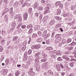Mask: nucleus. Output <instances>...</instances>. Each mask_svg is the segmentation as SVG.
<instances>
[{
  "mask_svg": "<svg viewBox=\"0 0 76 76\" xmlns=\"http://www.w3.org/2000/svg\"><path fill=\"white\" fill-rule=\"evenodd\" d=\"M49 17L47 15L45 16L44 18V22H47V20L48 19Z\"/></svg>",
  "mask_w": 76,
  "mask_h": 76,
  "instance_id": "4",
  "label": "nucleus"
},
{
  "mask_svg": "<svg viewBox=\"0 0 76 76\" xmlns=\"http://www.w3.org/2000/svg\"><path fill=\"white\" fill-rule=\"evenodd\" d=\"M7 72H8V70L7 69H3V74L4 75H6L7 73Z\"/></svg>",
  "mask_w": 76,
  "mask_h": 76,
  "instance_id": "5",
  "label": "nucleus"
},
{
  "mask_svg": "<svg viewBox=\"0 0 76 76\" xmlns=\"http://www.w3.org/2000/svg\"><path fill=\"white\" fill-rule=\"evenodd\" d=\"M47 31H44L42 34V36L45 37L46 35H47Z\"/></svg>",
  "mask_w": 76,
  "mask_h": 76,
  "instance_id": "12",
  "label": "nucleus"
},
{
  "mask_svg": "<svg viewBox=\"0 0 76 76\" xmlns=\"http://www.w3.org/2000/svg\"><path fill=\"white\" fill-rule=\"evenodd\" d=\"M4 40L3 39V40H1V45H3V44L4 43Z\"/></svg>",
  "mask_w": 76,
  "mask_h": 76,
  "instance_id": "46",
  "label": "nucleus"
},
{
  "mask_svg": "<svg viewBox=\"0 0 76 76\" xmlns=\"http://www.w3.org/2000/svg\"><path fill=\"white\" fill-rule=\"evenodd\" d=\"M3 1L5 3V4H7L8 3L7 0H4Z\"/></svg>",
  "mask_w": 76,
  "mask_h": 76,
  "instance_id": "51",
  "label": "nucleus"
},
{
  "mask_svg": "<svg viewBox=\"0 0 76 76\" xmlns=\"http://www.w3.org/2000/svg\"><path fill=\"white\" fill-rule=\"evenodd\" d=\"M28 12L29 13H31L32 12V9L30 8L28 10Z\"/></svg>",
  "mask_w": 76,
  "mask_h": 76,
  "instance_id": "48",
  "label": "nucleus"
},
{
  "mask_svg": "<svg viewBox=\"0 0 76 76\" xmlns=\"http://www.w3.org/2000/svg\"><path fill=\"white\" fill-rule=\"evenodd\" d=\"M31 49L32 50H34V49H35V45H33V46H32L31 47Z\"/></svg>",
  "mask_w": 76,
  "mask_h": 76,
  "instance_id": "47",
  "label": "nucleus"
},
{
  "mask_svg": "<svg viewBox=\"0 0 76 76\" xmlns=\"http://www.w3.org/2000/svg\"><path fill=\"white\" fill-rule=\"evenodd\" d=\"M26 28V26L25 25H23L21 26V28L22 29H25Z\"/></svg>",
  "mask_w": 76,
  "mask_h": 76,
  "instance_id": "50",
  "label": "nucleus"
},
{
  "mask_svg": "<svg viewBox=\"0 0 76 76\" xmlns=\"http://www.w3.org/2000/svg\"><path fill=\"white\" fill-rule=\"evenodd\" d=\"M67 57H68V56L67 55H64L62 57V58H64V59H66Z\"/></svg>",
  "mask_w": 76,
  "mask_h": 76,
  "instance_id": "36",
  "label": "nucleus"
},
{
  "mask_svg": "<svg viewBox=\"0 0 76 76\" xmlns=\"http://www.w3.org/2000/svg\"><path fill=\"white\" fill-rule=\"evenodd\" d=\"M50 40L49 39H48V40H46V44H50Z\"/></svg>",
  "mask_w": 76,
  "mask_h": 76,
  "instance_id": "44",
  "label": "nucleus"
},
{
  "mask_svg": "<svg viewBox=\"0 0 76 76\" xmlns=\"http://www.w3.org/2000/svg\"><path fill=\"white\" fill-rule=\"evenodd\" d=\"M20 2L22 4H23V0H20Z\"/></svg>",
  "mask_w": 76,
  "mask_h": 76,
  "instance_id": "64",
  "label": "nucleus"
},
{
  "mask_svg": "<svg viewBox=\"0 0 76 76\" xmlns=\"http://www.w3.org/2000/svg\"><path fill=\"white\" fill-rule=\"evenodd\" d=\"M19 75V72L17 71L15 73V75L16 76H18Z\"/></svg>",
  "mask_w": 76,
  "mask_h": 76,
  "instance_id": "43",
  "label": "nucleus"
},
{
  "mask_svg": "<svg viewBox=\"0 0 76 76\" xmlns=\"http://www.w3.org/2000/svg\"><path fill=\"white\" fill-rule=\"evenodd\" d=\"M72 45H76V42H73L71 43Z\"/></svg>",
  "mask_w": 76,
  "mask_h": 76,
  "instance_id": "52",
  "label": "nucleus"
},
{
  "mask_svg": "<svg viewBox=\"0 0 76 76\" xmlns=\"http://www.w3.org/2000/svg\"><path fill=\"white\" fill-rule=\"evenodd\" d=\"M53 49V48L51 46L48 47L46 48V50H52Z\"/></svg>",
  "mask_w": 76,
  "mask_h": 76,
  "instance_id": "7",
  "label": "nucleus"
},
{
  "mask_svg": "<svg viewBox=\"0 0 76 76\" xmlns=\"http://www.w3.org/2000/svg\"><path fill=\"white\" fill-rule=\"evenodd\" d=\"M9 8H5L4 11V14H5V13H7V12H9Z\"/></svg>",
  "mask_w": 76,
  "mask_h": 76,
  "instance_id": "13",
  "label": "nucleus"
},
{
  "mask_svg": "<svg viewBox=\"0 0 76 76\" xmlns=\"http://www.w3.org/2000/svg\"><path fill=\"white\" fill-rule=\"evenodd\" d=\"M23 59L24 60H27L28 59V56L26 55H24V58Z\"/></svg>",
  "mask_w": 76,
  "mask_h": 76,
  "instance_id": "23",
  "label": "nucleus"
},
{
  "mask_svg": "<svg viewBox=\"0 0 76 76\" xmlns=\"http://www.w3.org/2000/svg\"><path fill=\"white\" fill-rule=\"evenodd\" d=\"M35 16L36 17H38V13H36Z\"/></svg>",
  "mask_w": 76,
  "mask_h": 76,
  "instance_id": "56",
  "label": "nucleus"
},
{
  "mask_svg": "<svg viewBox=\"0 0 76 76\" xmlns=\"http://www.w3.org/2000/svg\"><path fill=\"white\" fill-rule=\"evenodd\" d=\"M56 68L58 72H60V71H61V69H60V65H59V64H58L56 65Z\"/></svg>",
  "mask_w": 76,
  "mask_h": 76,
  "instance_id": "3",
  "label": "nucleus"
},
{
  "mask_svg": "<svg viewBox=\"0 0 76 76\" xmlns=\"http://www.w3.org/2000/svg\"><path fill=\"white\" fill-rule=\"evenodd\" d=\"M57 60L58 61H61L62 60V59H61V57H59L57 58Z\"/></svg>",
  "mask_w": 76,
  "mask_h": 76,
  "instance_id": "45",
  "label": "nucleus"
},
{
  "mask_svg": "<svg viewBox=\"0 0 76 76\" xmlns=\"http://www.w3.org/2000/svg\"><path fill=\"white\" fill-rule=\"evenodd\" d=\"M38 37V35L37 34H34L32 36V38H37Z\"/></svg>",
  "mask_w": 76,
  "mask_h": 76,
  "instance_id": "24",
  "label": "nucleus"
},
{
  "mask_svg": "<svg viewBox=\"0 0 76 76\" xmlns=\"http://www.w3.org/2000/svg\"><path fill=\"white\" fill-rule=\"evenodd\" d=\"M59 7L61 9H62V8L63 7V4H60L59 5Z\"/></svg>",
  "mask_w": 76,
  "mask_h": 76,
  "instance_id": "40",
  "label": "nucleus"
},
{
  "mask_svg": "<svg viewBox=\"0 0 76 76\" xmlns=\"http://www.w3.org/2000/svg\"><path fill=\"white\" fill-rule=\"evenodd\" d=\"M41 47V46H40V45H35V50H38V49H39V48Z\"/></svg>",
  "mask_w": 76,
  "mask_h": 76,
  "instance_id": "11",
  "label": "nucleus"
},
{
  "mask_svg": "<svg viewBox=\"0 0 76 76\" xmlns=\"http://www.w3.org/2000/svg\"><path fill=\"white\" fill-rule=\"evenodd\" d=\"M1 58L2 59V60H3L4 59V56H1Z\"/></svg>",
  "mask_w": 76,
  "mask_h": 76,
  "instance_id": "62",
  "label": "nucleus"
},
{
  "mask_svg": "<svg viewBox=\"0 0 76 76\" xmlns=\"http://www.w3.org/2000/svg\"><path fill=\"white\" fill-rule=\"evenodd\" d=\"M71 61H76V59H71Z\"/></svg>",
  "mask_w": 76,
  "mask_h": 76,
  "instance_id": "57",
  "label": "nucleus"
},
{
  "mask_svg": "<svg viewBox=\"0 0 76 76\" xmlns=\"http://www.w3.org/2000/svg\"><path fill=\"white\" fill-rule=\"evenodd\" d=\"M33 31V29H32V28L30 29L28 32V34H31L32 32Z\"/></svg>",
  "mask_w": 76,
  "mask_h": 76,
  "instance_id": "14",
  "label": "nucleus"
},
{
  "mask_svg": "<svg viewBox=\"0 0 76 76\" xmlns=\"http://www.w3.org/2000/svg\"><path fill=\"white\" fill-rule=\"evenodd\" d=\"M37 34L39 36H41L42 35V32H41V31H39L38 32Z\"/></svg>",
  "mask_w": 76,
  "mask_h": 76,
  "instance_id": "29",
  "label": "nucleus"
},
{
  "mask_svg": "<svg viewBox=\"0 0 76 76\" xmlns=\"http://www.w3.org/2000/svg\"><path fill=\"white\" fill-rule=\"evenodd\" d=\"M38 42H41L42 41V39L41 38H39L37 39Z\"/></svg>",
  "mask_w": 76,
  "mask_h": 76,
  "instance_id": "8",
  "label": "nucleus"
},
{
  "mask_svg": "<svg viewBox=\"0 0 76 76\" xmlns=\"http://www.w3.org/2000/svg\"><path fill=\"white\" fill-rule=\"evenodd\" d=\"M60 66L61 69H64V66H63V65L62 64H60Z\"/></svg>",
  "mask_w": 76,
  "mask_h": 76,
  "instance_id": "42",
  "label": "nucleus"
},
{
  "mask_svg": "<svg viewBox=\"0 0 76 76\" xmlns=\"http://www.w3.org/2000/svg\"><path fill=\"white\" fill-rule=\"evenodd\" d=\"M34 8L35 9L37 8L38 6H39V4L37 2H36L35 4L34 5Z\"/></svg>",
  "mask_w": 76,
  "mask_h": 76,
  "instance_id": "15",
  "label": "nucleus"
},
{
  "mask_svg": "<svg viewBox=\"0 0 76 76\" xmlns=\"http://www.w3.org/2000/svg\"><path fill=\"white\" fill-rule=\"evenodd\" d=\"M65 74V73L64 72H62L61 73V76H63Z\"/></svg>",
  "mask_w": 76,
  "mask_h": 76,
  "instance_id": "55",
  "label": "nucleus"
},
{
  "mask_svg": "<svg viewBox=\"0 0 76 76\" xmlns=\"http://www.w3.org/2000/svg\"><path fill=\"white\" fill-rule=\"evenodd\" d=\"M15 5H16V6H18V2H15Z\"/></svg>",
  "mask_w": 76,
  "mask_h": 76,
  "instance_id": "58",
  "label": "nucleus"
},
{
  "mask_svg": "<svg viewBox=\"0 0 76 76\" xmlns=\"http://www.w3.org/2000/svg\"><path fill=\"white\" fill-rule=\"evenodd\" d=\"M4 50V48L2 46H0V52H3V51Z\"/></svg>",
  "mask_w": 76,
  "mask_h": 76,
  "instance_id": "18",
  "label": "nucleus"
},
{
  "mask_svg": "<svg viewBox=\"0 0 76 76\" xmlns=\"http://www.w3.org/2000/svg\"><path fill=\"white\" fill-rule=\"evenodd\" d=\"M26 47L25 46H24L22 48V50L23 51H25V50H26Z\"/></svg>",
  "mask_w": 76,
  "mask_h": 76,
  "instance_id": "41",
  "label": "nucleus"
},
{
  "mask_svg": "<svg viewBox=\"0 0 76 76\" xmlns=\"http://www.w3.org/2000/svg\"><path fill=\"white\" fill-rule=\"evenodd\" d=\"M27 42L26 41H25L23 43V46H25L26 45V43Z\"/></svg>",
  "mask_w": 76,
  "mask_h": 76,
  "instance_id": "37",
  "label": "nucleus"
},
{
  "mask_svg": "<svg viewBox=\"0 0 76 76\" xmlns=\"http://www.w3.org/2000/svg\"><path fill=\"white\" fill-rule=\"evenodd\" d=\"M69 65L71 66V67H73L74 66L73 64L72 63H70L69 64Z\"/></svg>",
  "mask_w": 76,
  "mask_h": 76,
  "instance_id": "53",
  "label": "nucleus"
},
{
  "mask_svg": "<svg viewBox=\"0 0 76 76\" xmlns=\"http://www.w3.org/2000/svg\"><path fill=\"white\" fill-rule=\"evenodd\" d=\"M67 61H69L70 60V58H68V57L66 59H65Z\"/></svg>",
  "mask_w": 76,
  "mask_h": 76,
  "instance_id": "59",
  "label": "nucleus"
},
{
  "mask_svg": "<svg viewBox=\"0 0 76 76\" xmlns=\"http://www.w3.org/2000/svg\"><path fill=\"white\" fill-rule=\"evenodd\" d=\"M13 8L12 7L11 8L10 10V13H12L13 12Z\"/></svg>",
  "mask_w": 76,
  "mask_h": 76,
  "instance_id": "38",
  "label": "nucleus"
},
{
  "mask_svg": "<svg viewBox=\"0 0 76 76\" xmlns=\"http://www.w3.org/2000/svg\"><path fill=\"white\" fill-rule=\"evenodd\" d=\"M61 37H59L58 38L57 41L58 42H60L61 41Z\"/></svg>",
  "mask_w": 76,
  "mask_h": 76,
  "instance_id": "32",
  "label": "nucleus"
},
{
  "mask_svg": "<svg viewBox=\"0 0 76 76\" xmlns=\"http://www.w3.org/2000/svg\"><path fill=\"white\" fill-rule=\"evenodd\" d=\"M61 26V24L59 23V24H58L57 25H56V28H59Z\"/></svg>",
  "mask_w": 76,
  "mask_h": 76,
  "instance_id": "25",
  "label": "nucleus"
},
{
  "mask_svg": "<svg viewBox=\"0 0 76 76\" xmlns=\"http://www.w3.org/2000/svg\"><path fill=\"white\" fill-rule=\"evenodd\" d=\"M19 22H22V18H19Z\"/></svg>",
  "mask_w": 76,
  "mask_h": 76,
  "instance_id": "61",
  "label": "nucleus"
},
{
  "mask_svg": "<svg viewBox=\"0 0 76 76\" xmlns=\"http://www.w3.org/2000/svg\"><path fill=\"white\" fill-rule=\"evenodd\" d=\"M12 26H15V25H16V23L14 22V23H13L12 24Z\"/></svg>",
  "mask_w": 76,
  "mask_h": 76,
  "instance_id": "60",
  "label": "nucleus"
},
{
  "mask_svg": "<svg viewBox=\"0 0 76 76\" xmlns=\"http://www.w3.org/2000/svg\"><path fill=\"white\" fill-rule=\"evenodd\" d=\"M18 39V37H14L13 38V41H16Z\"/></svg>",
  "mask_w": 76,
  "mask_h": 76,
  "instance_id": "33",
  "label": "nucleus"
},
{
  "mask_svg": "<svg viewBox=\"0 0 76 76\" xmlns=\"http://www.w3.org/2000/svg\"><path fill=\"white\" fill-rule=\"evenodd\" d=\"M61 3L60 1H57V2L56 4H55V5L56 6H58Z\"/></svg>",
  "mask_w": 76,
  "mask_h": 76,
  "instance_id": "27",
  "label": "nucleus"
},
{
  "mask_svg": "<svg viewBox=\"0 0 76 76\" xmlns=\"http://www.w3.org/2000/svg\"><path fill=\"white\" fill-rule=\"evenodd\" d=\"M39 57H40L39 56H37L36 57V58H35V61H36V62H37V61L39 60Z\"/></svg>",
  "mask_w": 76,
  "mask_h": 76,
  "instance_id": "30",
  "label": "nucleus"
},
{
  "mask_svg": "<svg viewBox=\"0 0 76 76\" xmlns=\"http://www.w3.org/2000/svg\"><path fill=\"white\" fill-rule=\"evenodd\" d=\"M28 2H27V1H26L23 4V5L24 6H26V4H28Z\"/></svg>",
  "mask_w": 76,
  "mask_h": 76,
  "instance_id": "49",
  "label": "nucleus"
},
{
  "mask_svg": "<svg viewBox=\"0 0 76 76\" xmlns=\"http://www.w3.org/2000/svg\"><path fill=\"white\" fill-rule=\"evenodd\" d=\"M47 60V59L46 58H45V59H41V62H45V61H46Z\"/></svg>",
  "mask_w": 76,
  "mask_h": 76,
  "instance_id": "28",
  "label": "nucleus"
},
{
  "mask_svg": "<svg viewBox=\"0 0 76 76\" xmlns=\"http://www.w3.org/2000/svg\"><path fill=\"white\" fill-rule=\"evenodd\" d=\"M44 9L45 10V11L44 12V15H46L47 13H48L50 12V8L49 7H46Z\"/></svg>",
  "mask_w": 76,
  "mask_h": 76,
  "instance_id": "1",
  "label": "nucleus"
},
{
  "mask_svg": "<svg viewBox=\"0 0 76 76\" xmlns=\"http://www.w3.org/2000/svg\"><path fill=\"white\" fill-rule=\"evenodd\" d=\"M56 55H51V57L52 58H56Z\"/></svg>",
  "mask_w": 76,
  "mask_h": 76,
  "instance_id": "39",
  "label": "nucleus"
},
{
  "mask_svg": "<svg viewBox=\"0 0 76 76\" xmlns=\"http://www.w3.org/2000/svg\"><path fill=\"white\" fill-rule=\"evenodd\" d=\"M62 42L63 44H64L66 43V41L65 39H63L62 40Z\"/></svg>",
  "mask_w": 76,
  "mask_h": 76,
  "instance_id": "34",
  "label": "nucleus"
},
{
  "mask_svg": "<svg viewBox=\"0 0 76 76\" xmlns=\"http://www.w3.org/2000/svg\"><path fill=\"white\" fill-rule=\"evenodd\" d=\"M41 54V53L40 52H38L37 53H36L35 54V57H38Z\"/></svg>",
  "mask_w": 76,
  "mask_h": 76,
  "instance_id": "21",
  "label": "nucleus"
},
{
  "mask_svg": "<svg viewBox=\"0 0 76 76\" xmlns=\"http://www.w3.org/2000/svg\"><path fill=\"white\" fill-rule=\"evenodd\" d=\"M48 73H50V74L52 76V75H53V73L52 72V71H51V70H49L48 71Z\"/></svg>",
  "mask_w": 76,
  "mask_h": 76,
  "instance_id": "17",
  "label": "nucleus"
},
{
  "mask_svg": "<svg viewBox=\"0 0 76 76\" xmlns=\"http://www.w3.org/2000/svg\"><path fill=\"white\" fill-rule=\"evenodd\" d=\"M61 13V10L60 9H58L57 10V15H60Z\"/></svg>",
  "mask_w": 76,
  "mask_h": 76,
  "instance_id": "20",
  "label": "nucleus"
},
{
  "mask_svg": "<svg viewBox=\"0 0 76 76\" xmlns=\"http://www.w3.org/2000/svg\"><path fill=\"white\" fill-rule=\"evenodd\" d=\"M55 19L57 20H61V18L59 17L58 16H56L55 17Z\"/></svg>",
  "mask_w": 76,
  "mask_h": 76,
  "instance_id": "9",
  "label": "nucleus"
},
{
  "mask_svg": "<svg viewBox=\"0 0 76 76\" xmlns=\"http://www.w3.org/2000/svg\"><path fill=\"white\" fill-rule=\"evenodd\" d=\"M55 23V21L54 20L51 21L49 23V25H54V23Z\"/></svg>",
  "mask_w": 76,
  "mask_h": 76,
  "instance_id": "16",
  "label": "nucleus"
},
{
  "mask_svg": "<svg viewBox=\"0 0 76 76\" xmlns=\"http://www.w3.org/2000/svg\"><path fill=\"white\" fill-rule=\"evenodd\" d=\"M39 10H43V8L42 7H39Z\"/></svg>",
  "mask_w": 76,
  "mask_h": 76,
  "instance_id": "54",
  "label": "nucleus"
},
{
  "mask_svg": "<svg viewBox=\"0 0 76 76\" xmlns=\"http://www.w3.org/2000/svg\"><path fill=\"white\" fill-rule=\"evenodd\" d=\"M21 16L20 15L18 14L16 15L14 18V19H18L20 18Z\"/></svg>",
  "mask_w": 76,
  "mask_h": 76,
  "instance_id": "10",
  "label": "nucleus"
},
{
  "mask_svg": "<svg viewBox=\"0 0 76 76\" xmlns=\"http://www.w3.org/2000/svg\"><path fill=\"white\" fill-rule=\"evenodd\" d=\"M31 53H32V50L31 49L29 50L28 52V54H29V55H30L31 54Z\"/></svg>",
  "mask_w": 76,
  "mask_h": 76,
  "instance_id": "35",
  "label": "nucleus"
},
{
  "mask_svg": "<svg viewBox=\"0 0 76 76\" xmlns=\"http://www.w3.org/2000/svg\"><path fill=\"white\" fill-rule=\"evenodd\" d=\"M40 28V26H39L37 25L34 27V29L35 31H37V30H38Z\"/></svg>",
  "mask_w": 76,
  "mask_h": 76,
  "instance_id": "6",
  "label": "nucleus"
},
{
  "mask_svg": "<svg viewBox=\"0 0 76 76\" xmlns=\"http://www.w3.org/2000/svg\"><path fill=\"white\" fill-rule=\"evenodd\" d=\"M31 27H32V26L31 24L28 25L27 26V28L28 29H29V28H31Z\"/></svg>",
  "mask_w": 76,
  "mask_h": 76,
  "instance_id": "31",
  "label": "nucleus"
},
{
  "mask_svg": "<svg viewBox=\"0 0 76 76\" xmlns=\"http://www.w3.org/2000/svg\"><path fill=\"white\" fill-rule=\"evenodd\" d=\"M24 19L25 20H27V18H28V14L26 12L24 13L23 15Z\"/></svg>",
  "mask_w": 76,
  "mask_h": 76,
  "instance_id": "2",
  "label": "nucleus"
},
{
  "mask_svg": "<svg viewBox=\"0 0 76 76\" xmlns=\"http://www.w3.org/2000/svg\"><path fill=\"white\" fill-rule=\"evenodd\" d=\"M8 76H13V75H12V74L10 73L9 74Z\"/></svg>",
  "mask_w": 76,
  "mask_h": 76,
  "instance_id": "63",
  "label": "nucleus"
},
{
  "mask_svg": "<svg viewBox=\"0 0 76 76\" xmlns=\"http://www.w3.org/2000/svg\"><path fill=\"white\" fill-rule=\"evenodd\" d=\"M71 41H72V39L69 38L67 40L66 42L67 43H70Z\"/></svg>",
  "mask_w": 76,
  "mask_h": 76,
  "instance_id": "26",
  "label": "nucleus"
},
{
  "mask_svg": "<svg viewBox=\"0 0 76 76\" xmlns=\"http://www.w3.org/2000/svg\"><path fill=\"white\" fill-rule=\"evenodd\" d=\"M56 54L57 56H61V53H60V51H57L56 52Z\"/></svg>",
  "mask_w": 76,
  "mask_h": 76,
  "instance_id": "19",
  "label": "nucleus"
},
{
  "mask_svg": "<svg viewBox=\"0 0 76 76\" xmlns=\"http://www.w3.org/2000/svg\"><path fill=\"white\" fill-rule=\"evenodd\" d=\"M76 5H74L72 7L71 10H74L76 9Z\"/></svg>",
  "mask_w": 76,
  "mask_h": 76,
  "instance_id": "22",
  "label": "nucleus"
}]
</instances>
